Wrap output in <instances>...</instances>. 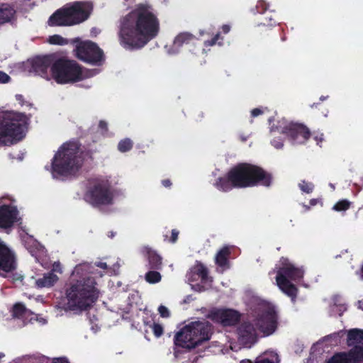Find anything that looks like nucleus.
<instances>
[{"label": "nucleus", "mask_w": 363, "mask_h": 363, "mask_svg": "<svg viewBox=\"0 0 363 363\" xmlns=\"http://www.w3.org/2000/svg\"><path fill=\"white\" fill-rule=\"evenodd\" d=\"M157 33V19L148 7L139 6L119 21V41L126 49L144 47Z\"/></svg>", "instance_id": "1"}, {"label": "nucleus", "mask_w": 363, "mask_h": 363, "mask_svg": "<svg viewBox=\"0 0 363 363\" xmlns=\"http://www.w3.org/2000/svg\"><path fill=\"white\" fill-rule=\"evenodd\" d=\"M94 268L87 262L74 267L65 290L66 306L69 311L76 313L86 311L99 297L100 291L94 278L91 276L95 274Z\"/></svg>", "instance_id": "2"}, {"label": "nucleus", "mask_w": 363, "mask_h": 363, "mask_svg": "<svg viewBox=\"0 0 363 363\" xmlns=\"http://www.w3.org/2000/svg\"><path fill=\"white\" fill-rule=\"evenodd\" d=\"M82 160L79 156L77 142L64 143L52 159L51 172L54 178L74 174L81 167Z\"/></svg>", "instance_id": "3"}, {"label": "nucleus", "mask_w": 363, "mask_h": 363, "mask_svg": "<svg viewBox=\"0 0 363 363\" xmlns=\"http://www.w3.org/2000/svg\"><path fill=\"white\" fill-rule=\"evenodd\" d=\"M28 118L23 113L6 112L0 121V146L10 145L22 140L26 135Z\"/></svg>", "instance_id": "4"}, {"label": "nucleus", "mask_w": 363, "mask_h": 363, "mask_svg": "<svg viewBox=\"0 0 363 363\" xmlns=\"http://www.w3.org/2000/svg\"><path fill=\"white\" fill-rule=\"evenodd\" d=\"M212 330V325L208 321L191 322L177 333L175 343L183 348H195L202 342L210 340Z\"/></svg>", "instance_id": "5"}, {"label": "nucleus", "mask_w": 363, "mask_h": 363, "mask_svg": "<svg viewBox=\"0 0 363 363\" xmlns=\"http://www.w3.org/2000/svg\"><path fill=\"white\" fill-rule=\"evenodd\" d=\"M251 163H238L223 177H218L214 186L220 191L228 192L233 189L250 187Z\"/></svg>", "instance_id": "6"}, {"label": "nucleus", "mask_w": 363, "mask_h": 363, "mask_svg": "<svg viewBox=\"0 0 363 363\" xmlns=\"http://www.w3.org/2000/svg\"><path fill=\"white\" fill-rule=\"evenodd\" d=\"M53 78L59 84L72 83L91 77L95 74L94 71L84 70L73 60L58 59L51 67Z\"/></svg>", "instance_id": "7"}, {"label": "nucleus", "mask_w": 363, "mask_h": 363, "mask_svg": "<svg viewBox=\"0 0 363 363\" xmlns=\"http://www.w3.org/2000/svg\"><path fill=\"white\" fill-rule=\"evenodd\" d=\"M281 262L284 266L277 271V284L284 294L294 299L296 297L298 289L289 281L288 278L293 281L299 280L303 277V272L293 264L288 263L286 258L281 257Z\"/></svg>", "instance_id": "8"}, {"label": "nucleus", "mask_w": 363, "mask_h": 363, "mask_svg": "<svg viewBox=\"0 0 363 363\" xmlns=\"http://www.w3.org/2000/svg\"><path fill=\"white\" fill-rule=\"evenodd\" d=\"M276 131L286 135L294 145L304 144L311 137L309 129L301 123H290L284 127L273 125L271 132Z\"/></svg>", "instance_id": "9"}, {"label": "nucleus", "mask_w": 363, "mask_h": 363, "mask_svg": "<svg viewBox=\"0 0 363 363\" xmlns=\"http://www.w3.org/2000/svg\"><path fill=\"white\" fill-rule=\"evenodd\" d=\"M89 202L96 206L108 205L113 201V192L107 180L98 181L87 194Z\"/></svg>", "instance_id": "10"}, {"label": "nucleus", "mask_w": 363, "mask_h": 363, "mask_svg": "<svg viewBox=\"0 0 363 363\" xmlns=\"http://www.w3.org/2000/svg\"><path fill=\"white\" fill-rule=\"evenodd\" d=\"M75 52L79 60L92 65H100L104 60L102 50L91 41L80 42L76 46Z\"/></svg>", "instance_id": "11"}, {"label": "nucleus", "mask_w": 363, "mask_h": 363, "mask_svg": "<svg viewBox=\"0 0 363 363\" xmlns=\"http://www.w3.org/2000/svg\"><path fill=\"white\" fill-rule=\"evenodd\" d=\"M207 318L223 327H231L240 323L241 313L232 308H214L208 312Z\"/></svg>", "instance_id": "12"}, {"label": "nucleus", "mask_w": 363, "mask_h": 363, "mask_svg": "<svg viewBox=\"0 0 363 363\" xmlns=\"http://www.w3.org/2000/svg\"><path fill=\"white\" fill-rule=\"evenodd\" d=\"M72 25L86 21L90 16L93 6L90 2L76 1L66 6Z\"/></svg>", "instance_id": "13"}, {"label": "nucleus", "mask_w": 363, "mask_h": 363, "mask_svg": "<svg viewBox=\"0 0 363 363\" xmlns=\"http://www.w3.org/2000/svg\"><path fill=\"white\" fill-rule=\"evenodd\" d=\"M273 182L274 176L272 172L265 170L260 166L251 164L250 187L262 186L269 188Z\"/></svg>", "instance_id": "14"}, {"label": "nucleus", "mask_w": 363, "mask_h": 363, "mask_svg": "<svg viewBox=\"0 0 363 363\" xmlns=\"http://www.w3.org/2000/svg\"><path fill=\"white\" fill-rule=\"evenodd\" d=\"M257 325L264 335H272L277 328V315L274 309H265L257 319Z\"/></svg>", "instance_id": "15"}, {"label": "nucleus", "mask_w": 363, "mask_h": 363, "mask_svg": "<svg viewBox=\"0 0 363 363\" xmlns=\"http://www.w3.org/2000/svg\"><path fill=\"white\" fill-rule=\"evenodd\" d=\"M238 334L240 344L245 347H251L257 342V332L250 323H242L238 329Z\"/></svg>", "instance_id": "16"}, {"label": "nucleus", "mask_w": 363, "mask_h": 363, "mask_svg": "<svg viewBox=\"0 0 363 363\" xmlns=\"http://www.w3.org/2000/svg\"><path fill=\"white\" fill-rule=\"evenodd\" d=\"M55 62L52 55H47L43 57H38L33 60L31 62L32 70L43 78L49 79L48 70L51 69V67Z\"/></svg>", "instance_id": "17"}, {"label": "nucleus", "mask_w": 363, "mask_h": 363, "mask_svg": "<svg viewBox=\"0 0 363 363\" xmlns=\"http://www.w3.org/2000/svg\"><path fill=\"white\" fill-rule=\"evenodd\" d=\"M18 220V212L16 207L6 205L0 207V228H9Z\"/></svg>", "instance_id": "18"}, {"label": "nucleus", "mask_w": 363, "mask_h": 363, "mask_svg": "<svg viewBox=\"0 0 363 363\" xmlns=\"http://www.w3.org/2000/svg\"><path fill=\"white\" fill-rule=\"evenodd\" d=\"M196 39V36L189 32H182L174 39L172 45H165L164 49L168 54L174 55L179 52L184 45H188Z\"/></svg>", "instance_id": "19"}, {"label": "nucleus", "mask_w": 363, "mask_h": 363, "mask_svg": "<svg viewBox=\"0 0 363 363\" xmlns=\"http://www.w3.org/2000/svg\"><path fill=\"white\" fill-rule=\"evenodd\" d=\"M15 267L14 255L3 242L0 241V269L9 272L14 269Z\"/></svg>", "instance_id": "20"}, {"label": "nucleus", "mask_w": 363, "mask_h": 363, "mask_svg": "<svg viewBox=\"0 0 363 363\" xmlns=\"http://www.w3.org/2000/svg\"><path fill=\"white\" fill-rule=\"evenodd\" d=\"M360 352L359 347H352L347 352H339L334 354L327 363H361L362 361L357 357Z\"/></svg>", "instance_id": "21"}, {"label": "nucleus", "mask_w": 363, "mask_h": 363, "mask_svg": "<svg viewBox=\"0 0 363 363\" xmlns=\"http://www.w3.org/2000/svg\"><path fill=\"white\" fill-rule=\"evenodd\" d=\"M188 279L194 282L201 279L202 283H206L208 279V270L201 262H196L195 265L191 267L189 274Z\"/></svg>", "instance_id": "22"}, {"label": "nucleus", "mask_w": 363, "mask_h": 363, "mask_svg": "<svg viewBox=\"0 0 363 363\" xmlns=\"http://www.w3.org/2000/svg\"><path fill=\"white\" fill-rule=\"evenodd\" d=\"M49 25L51 26H72L66 6L57 10L49 18Z\"/></svg>", "instance_id": "23"}, {"label": "nucleus", "mask_w": 363, "mask_h": 363, "mask_svg": "<svg viewBox=\"0 0 363 363\" xmlns=\"http://www.w3.org/2000/svg\"><path fill=\"white\" fill-rule=\"evenodd\" d=\"M347 345L351 346L356 344L353 347H359L360 352L357 354V357H360L363 361V330L359 329H351L347 333Z\"/></svg>", "instance_id": "24"}, {"label": "nucleus", "mask_w": 363, "mask_h": 363, "mask_svg": "<svg viewBox=\"0 0 363 363\" xmlns=\"http://www.w3.org/2000/svg\"><path fill=\"white\" fill-rule=\"evenodd\" d=\"M16 13L13 6L8 4H0V24L10 21Z\"/></svg>", "instance_id": "25"}, {"label": "nucleus", "mask_w": 363, "mask_h": 363, "mask_svg": "<svg viewBox=\"0 0 363 363\" xmlns=\"http://www.w3.org/2000/svg\"><path fill=\"white\" fill-rule=\"evenodd\" d=\"M58 280V277L53 273L45 274L43 277L36 279L35 284L38 288L51 287Z\"/></svg>", "instance_id": "26"}, {"label": "nucleus", "mask_w": 363, "mask_h": 363, "mask_svg": "<svg viewBox=\"0 0 363 363\" xmlns=\"http://www.w3.org/2000/svg\"><path fill=\"white\" fill-rule=\"evenodd\" d=\"M230 251L228 247L221 248L216 255V264L219 267H225L228 264V257Z\"/></svg>", "instance_id": "27"}, {"label": "nucleus", "mask_w": 363, "mask_h": 363, "mask_svg": "<svg viewBox=\"0 0 363 363\" xmlns=\"http://www.w3.org/2000/svg\"><path fill=\"white\" fill-rule=\"evenodd\" d=\"M279 355L274 352L264 353L256 358L254 363H279Z\"/></svg>", "instance_id": "28"}, {"label": "nucleus", "mask_w": 363, "mask_h": 363, "mask_svg": "<svg viewBox=\"0 0 363 363\" xmlns=\"http://www.w3.org/2000/svg\"><path fill=\"white\" fill-rule=\"evenodd\" d=\"M142 252L148 257L149 262L152 265V267H156L159 261L158 255L155 252H152L147 247H144L142 250Z\"/></svg>", "instance_id": "29"}, {"label": "nucleus", "mask_w": 363, "mask_h": 363, "mask_svg": "<svg viewBox=\"0 0 363 363\" xmlns=\"http://www.w3.org/2000/svg\"><path fill=\"white\" fill-rule=\"evenodd\" d=\"M30 312L26 307L21 303H16L13 306V315L19 318H23L26 315L29 314Z\"/></svg>", "instance_id": "30"}, {"label": "nucleus", "mask_w": 363, "mask_h": 363, "mask_svg": "<svg viewBox=\"0 0 363 363\" xmlns=\"http://www.w3.org/2000/svg\"><path fill=\"white\" fill-rule=\"evenodd\" d=\"M351 202L347 199H342L338 201L333 207V209L336 211H345L350 208Z\"/></svg>", "instance_id": "31"}, {"label": "nucleus", "mask_w": 363, "mask_h": 363, "mask_svg": "<svg viewBox=\"0 0 363 363\" xmlns=\"http://www.w3.org/2000/svg\"><path fill=\"white\" fill-rule=\"evenodd\" d=\"M48 43L52 45H65L68 44L69 40L60 35H53L49 37Z\"/></svg>", "instance_id": "32"}, {"label": "nucleus", "mask_w": 363, "mask_h": 363, "mask_svg": "<svg viewBox=\"0 0 363 363\" xmlns=\"http://www.w3.org/2000/svg\"><path fill=\"white\" fill-rule=\"evenodd\" d=\"M132 147L133 143L128 138L121 140L118 145V150L122 152H125L130 150L132 148Z\"/></svg>", "instance_id": "33"}, {"label": "nucleus", "mask_w": 363, "mask_h": 363, "mask_svg": "<svg viewBox=\"0 0 363 363\" xmlns=\"http://www.w3.org/2000/svg\"><path fill=\"white\" fill-rule=\"evenodd\" d=\"M269 8V5L264 0H259L257 1V5L255 6V10L257 13H265Z\"/></svg>", "instance_id": "34"}, {"label": "nucleus", "mask_w": 363, "mask_h": 363, "mask_svg": "<svg viewBox=\"0 0 363 363\" xmlns=\"http://www.w3.org/2000/svg\"><path fill=\"white\" fill-rule=\"evenodd\" d=\"M272 12H274V10L270 11L269 13L267 14V16L265 18V21L262 22L260 24H259V26H263L266 27H271L274 26L277 24V21L273 18L272 15L271 14Z\"/></svg>", "instance_id": "35"}, {"label": "nucleus", "mask_w": 363, "mask_h": 363, "mask_svg": "<svg viewBox=\"0 0 363 363\" xmlns=\"http://www.w3.org/2000/svg\"><path fill=\"white\" fill-rule=\"evenodd\" d=\"M145 279L150 284L159 281V273L155 271H150L145 274Z\"/></svg>", "instance_id": "36"}, {"label": "nucleus", "mask_w": 363, "mask_h": 363, "mask_svg": "<svg viewBox=\"0 0 363 363\" xmlns=\"http://www.w3.org/2000/svg\"><path fill=\"white\" fill-rule=\"evenodd\" d=\"M298 186L301 191L307 194L311 193L314 189V185L312 183L306 181H302Z\"/></svg>", "instance_id": "37"}, {"label": "nucleus", "mask_w": 363, "mask_h": 363, "mask_svg": "<svg viewBox=\"0 0 363 363\" xmlns=\"http://www.w3.org/2000/svg\"><path fill=\"white\" fill-rule=\"evenodd\" d=\"M178 235H179V231L176 229H173L171 232L170 238H168L167 235H164V240L170 242L172 243H174V242H176V241L178 239Z\"/></svg>", "instance_id": "38"}, {"label": "nucleus", "mask_w": 363, "mask_h": 363, "mask_svg": "<svg viewBox=\"0 0 363 363\" xmlns=\"http://www.w3.org/2000/svg\"><path fill=\"white\" fill-rule=\"evenodd\" d=\"M220 39V34L218 33L213 38H212L211 40H206L204 42V45L208 46H213L216 45L218 42V40Z\"/></svg>", "instance_id": "39"}, {"label": "nucleus", "mask_w": 363, "mask_h": 363, "mask_svg": "<svg viewBox=\"0 0 363 363\" xmlns=\"http://www.w3.org/2000/svg\"><path fill=\"white\" fill-rule=\"evenodd\" d=\"M271 143L277 149H280L284 146L283 140L280 138H274Z\"/></svg>", "instance_id": "40"}, {"label": "nucleus", "mask_w": 363, "mask_h": 363, "mask_svg": "<svg viewBox=\"0 0 363 363\" xmlns=\"http://www.w3.org/2000/svg\"><path fill=\"white\" fill-rule=\"evenodd\" d=\"M169 316V311L167 308L160 305V317L167 318Z\"/></svg>", "instance_id": "41"}, {"label": "nucleus", "mask_w": 363, "mask_h": 363, "mask_svg": "<svg viewBox=\"0 0 363 363\" xmlns=\"http://www.w3.org/2000/svg\"><path fill=\"white\" fill-rule=\"evenodd\" d=\"M9 79L10 77L7 74L0 71V83H6Z\"/></svg>", "instance_id": "42"}, {"label": "nucleus", "mask_w": 363, "mask_h": 363, "mask_svg": "<svg viewBox=\"0 0 363 363\" xmlns=\"http://www.w3.org/2000/svg\"><path fill=\"white\" fill-rule=\"evenodd\" d=\"M264 113V111L259 108H255L251 111L252 117H257Z\"/></svg>", "instance_id": "43"}, {"label": "nucleus", "mask_w": 363, "mask_h": 363, "mask_svg": "<svg viewBox=\"0 0 363 363\" xmlns=\"http://www.w3.org/2000/svg\"><path fill=\"white\" fill-rule=\"evenodd\" d=\"M203 117H204V114L201 111L196 112L195 114V120L196 121H201Z\"/></svg>", "instance_id": "44"}, {"label": "nucleus", "mask_w": 363, "mask_h": 363, "mask_svg": "<svg viewBox=\"0 0 363 363\" xmlns=\"http://www.w3.org/2000/svg\"><path fill=\"white\" fill-rule=\"evenodd\" d=\"M152 330L155 335L156 337H159V325L155 323L153 326L152 327Z\"/></svg>", "instance_id": "45"}, {"label": "nucleus", "mask_w": 363, "mask_h": 363, "mask_svg": "<svg viewBox=\"0 0 363 363\" xmlns=\"http://www.w3.org/2000/svg\"><path fill=\"white\" fill-rule=\"evenodd\" d=\"M315 140L317 143V145H320L324 140L323 138V134H320L318 135H316L314 137Z\"/></svg>", "instance_id": "46"}, {"label": "nucleus", "mask_w": 363, "mask_h": 363, "mask_svg": "<svg viewBox=\"0 0 363 363\" xmlns=\"http://www.w3.org/2000/svg\"><path fill=\"white\" fill-rule=\"evenodd\" d=\"M52 363H69L65 358H56L54 359Z\"/></svg>", "instance_id": "47"}, {"label": "nucleus", "mask_w": 363, "mask_h": 363, "mask_svg": "<svg viewBox=\"0 0 363 363\" xmlns=\"http://www.w3.org/2000/svg\"><path fill=\"white\" fill-rule=\"evenodd\" d=\"M222 32L225 34H227L230 30V26L229 25L225 24L221 27Z\"/></svg>", "instance_id": "48"}, {"label": "nucleus", "mask_w": 363, "mask_h": 363, "mask_svg": "<svg viewBox=\"0 0 363 363\" xmlns=\"http://www.w3.org/2000/svg\"><path fill=\"white\" fill-rule=\"evenodd\" d=\"M162 184L164 187L169 188L172 186V182L169 179H164L162 181Z\"/></svg>", "instance_id": "49"}, {"label": "nucleus", "mask_w": 363, "mask_h": 363, "mask_svg": "<svg viewBox=\"0 0 363 363\" xmlns=\"http://www.w3.org/2000/svg\"><path fill=\"white\" fill-rule=\"evenodd\" d=\"M99 128H101L102 130L106 131L107 130V123L105 121H101L99 122Z\"/></svg>", "instance_id": "50"}, {"label": "nucleus", "mask_w": 363, "mask_h": 363, "mask_svg": "<svg viewBox=\"0 0 363 363\" xmlns=\"http://www.w3.org/2000/svg\"><path fill=\"white\" fill-rule=\"evenodd\" d=\"M95 266L100 267L101 269H107L106 263L102 262H99L95 263Z\"/></svg>", "instance_id": "51"}, {"label": "nucleus", "mask_w": 363, "mask_h": 363, "mask_svg": "<svg viewBox=\"0 0 363 363\" xmlns=\"http://www.w3.org/2000/svg\"><path fill=\"white\" fill-rule=\"evenodd\" d=\"M53 269L57 272H62L60 264L59 262H55V264H53Z\"/></svg>", "instance_id": "52"}, {"label": "nucleus", "mask_w": 363, "mask_h": 363, "mask_svg": "<svg viewBox=\"0 0 363 363\" xmlns=\"http://www.w3.org/2000/svg\"><path fill=\"white\" fill-rule=\"evenodd\" d=\"M310 204H311V206H315V205H316V204H317V200H316V199H311V201H310Z\"/></svg>", "instance_id": "53"}, {"label": "nucleus", "mask_w": 363, "mask_h": 363, "mask_svg": "<svg viewBox=\"0 0 363 363\" xmlns=\"http://www.w3.org/2000/svg\"><path fill=\"white\" fill-rule=\"evenodd\" d=\"M16 99L17 101H18L20 103L22 102L23 96L21 95H16Z\"/></svg>", "instance_id": "54"}, {"label": "nucleus", "mask_w": 363, "mask_h": 363, "mask_svg": "<svg viewBox=\"0 0 363 363\" xmlns=\"http://www.w3.org/2000/svg\"><path fill=\"white\" fill-rule=\"evenodd\" d=\"M359 308L363 310V299L359 301Z\"/></svg>", "instance_id": "55"}, {"label": "nucleus", "mask_w": 363, "mask_h": 363, "mask_svg": "<svg viewBox=\"0 0 363 363\" xmlns=\"http://www.w3.org/2000/svg\"><path fill=\"white\" fill-rule=\"evenodd\" d=\"M241 363H252L250 359H244L241 361Z\"/></svg>", "instance_id": "56"}, {"label": "nucleus", "mask_w": 363, "mask_h": 363, "mask_svg": "<svg viewBox=\"0 0 363 363\" xmlns=\"http://www.w3.org/2000/svg\"><path fill=\"white\" fill-rule=\"evenodd\" d=\"M160 335H162V333H163V328H162V327L161 325H160Z\"/></svg>", "instance_id": "57"}, {"label": "nucleus", "mask_w": 363, "mask_h": 363, "mask_svg": "<svg viewBox=\"0 0 363 363\" xmlns=\"http://www.w3.org/2000/svg\"><path fill=\"white\" fill-rule=\"evenodd\" d=\"M91 33H94L95 34H96L97 33L96 29V28H92Z\"/></svg>", "instance_id": "58"}, {"label": "nucleus", "mask_w": 363, "mask_h": 363, "mask_svg": "<svg viewBox=\"0 0 363 363\" xmlns=\"http://www.w3.org/2000/svg\"><path fill=\"white\" fill-rule=\"evenodd\" d=\"M108 237L113 238L114 237V233L113 232H111V234L108 235Z\"/></svg>", "instance_id": "59"}, {"label": "nucleus", "mask_w": 363, "mask_h": 363, "mask_svg": "<svg viewBox=\"0 0 363 363\" xmlns=\"http://www.w3.org/2000/svg\"><path fill=\"white\" fill-rule=\"evenodd\" d=\"M22 278H23V277H22V276H20V275H19V276H18V277L16 278V280H18V279H21H21H22Z\"/></svg>", "instance_id": "60"}, {"label": "nucleus", "mask_w": 363, "mask_h": 363, "mask_svg": "<svg viewBox=\"0 0 363 363\" xmlns=\"http://www.w3.org/2000/svg\"><path fill=\"white\" fill-rule=\"evenodd\" d=\"M281 40H282V41L286 40V37H285V35H283V36L281 37Z\"/></svg>", "instance_id": "61"}, {"label": "nucleus", "mask_w": 363, "mask_h": 363, "mask_svg": "<svg viewBox=\"0 0 363 363\" xmlns=\"http://www.w3.org/2000/svg\"><path fill=\"white\" fill-rule=\"evenodd\" d=\"M4 357V354L0 352V359Z\"/></svg>", "instance_id": "62"}, {"label": "nucleus", "mask_w": 363, "mask_h": 363, "mask_svg": "<svg viewBox=\"0 0 363 363\" xmlns=\"http://www.w3.org/2000/svg\"><path fill=\"white\" fill-rule=\"evenodd\" d=\"M78 40H79V39H78V38H76V39L73 40H72V42H73V43H76V42H77Z\"/></svg>", "instance_id": "63"}, {"label": "nucleus", "mask_w": 363, "mask_h": 363, "mask_svg": "<svg viewBox=\"0 0 363 363\" xmlns=\"http://www.w3.org/2000/svg\"><path fill=\"white\" fill-rule=\"evenodd\" d=\"M272 118H269V123H271V122H272Z\"/></svg>", "instance_id": "64"}]
</instances>
